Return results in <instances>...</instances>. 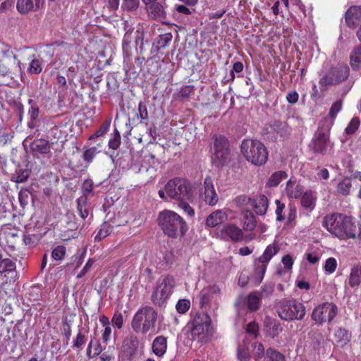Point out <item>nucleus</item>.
<instances>
[{"mask_svg": "<svg viewBox=\"0 0 361 361\" xmlns=\"http://www.w3.org/2000/svg\"><path fill=\"white\" fill-rule=\"evenodd\" d=\"M204 200L209 206H214L219 202V196L214 189L212 178L207 176L204 181Z\"/></svg>", "mask_w": 361, "mask_h": 361, "instance_id": "obj_19", "label": "nucleus"}, {"mask_svg": "<svg viewBox=\"0 0 361 361\" xmlns=\"http://www.w3.org/2000/svg\"><path fill=\"white\" fill-rule=\"evenodd\" d=\"M140 6V0H123L122 7L127 11H135Z\"/></svg>", "mask_w": 361, "mask_h": 361, "instance_id": "obj_56", "label": "nucleus"}, {"mask_svg": "<svg viewBox=\"0 0 361 361\" xmlns=\"http://www.w3.org/2000/svg\"><path fill=\"white\" fill-rule=\"evenodd\" d=\"M330 126H319L312 140L311 148L314 153L324 154L327 149L329 138Z\"/></svg>", "mask_w": 361, "mask_h": 361, "instance_id": "obj_14", "label": "nucleus"}, {"mask_svg": "<svg viewBox=\"0 0 361 361\" xmlns=\"http://www.w3.org/2000/svg\"><path fill=\"white\" fill-rule=\"evenodd\" d=\"M157 224L165 235L173 239L184 236L188 229L183 218L172 210L164 209L160 212L157 216Z\"/></svg>", "mask_w": 361, "mask_h": 361, "instance_id": "obj_2", "label": "nucleus"}, {"mask_svg": "<svg viewBox=\"0 0 361 361\" xmlns=\"http://www.w3.org/2000/svg\"><path fill=\"white\" fill-rule=\"evenodd\" d=\"M300 204L305 209L312 211L315 207L317 197L311 190L307 191L300 196Z\"/></svg>", "mask_w": 361, "mask_h": 361, "instance_id": "obj_26", "label": "nucleus"}, {"mask_svg": "<svg viewBox=\"0 0 361 361\" xmlns=\"http://www.w3.org/2000/svg\"><path fill=\"white\" fill-rule=\"evenodd\" d=\"M303 186L296 181L290 179L286 183V192L287 196L290 199H298L300 197L303 193Z\"/></svg>", "mask_w": 361, "mask_h": 361, "instance_id": "obj_21", "label": "nucleus"}, {"mask_svg": "<svg viewBox=\"0 0 361 361\" xmlns=\"http://www.w3.org/2000/svg\"><path fill=\"white\" fill-rule=\"evenodd\" d=\"M360 125V121L358 117L353 118L347 127L345 128V133L348 135L353 134L359 128Z\"/></svg>", "mask_w": 361, "mask_h": 361, "instance_id": "obj_48", "label": "nucleus"}, {"mask_svg": "<svg viewBox=\"0 0 361 361\" xmlns=\"http://www.w3.org/2000/svg\"><path fill=\"white\" fill-rule=\"evenodd\" d=\"M350 334L345 329L341 327L336 328L334 331V338L337 343L344 342L345 343L350 340Z\"/></svg>", "mask_w": 361, "mask_h": 361, "instance_id": "obj_39", "label": "nucleus"}, {"mask_svg": "<svg viewBox=\"0 0 361 361\" xmlns=\"http://www.w3.org/2000/svg\"><path fill=\"white\" fill-rule=\"evenodd\" d=\"M111 232V228L106 224H103L95 236L96 241H100L108 236Z\"/></svg>", "mask_w": 361, "mask_h": 361, "instance_id": "obj_50", "label": "nucleus"}, {"mask_svg": "<svg viewBox=\"0 0 361 361\" xmlns=\"http://www.w3.org/2000/svg\"><path fill=\"white\" fill-rule=\"evenodd\" d=\"M349 73V67L345 64H337L331 67L319 81L321 92H324L330 86L336 85L345 81L348 78Z\"/></svg>", "mask_w": 361, "mask_h": 361, "instance_id": "obj_7", "label": "nucleus"}, {"mask_svg": "<svg viewBox=\"0 0 361 361\" xmlns=\"http://www.w3.org/2000/svg\"><path fill=\"white\" fill-rule=\"evenodd\" d=\"M283 331V327L279 321H274L270 329L269 334L272 338L278 336Z\"/></svg>", "mask_w": 361, "mask_h": 361, "instance_id": "obj_62", "label": "nucleus"}, {"mask_svg": "<svg viewBox=\"0 0 361 361\" xmlns=\"http://www.w3.org/2000/svg\"><path fill=\"white\" fill-rule=\"evenodd\" d=\"M35 6L32 0H18L16 8L20 14H27L33 10Z\"/></svg>", "mask_w": 361, "mask_h": 361, "instance_id": "obj_33", "label": "nucleus"}, {"mask_svg": "<svg viewBox=\"0 0 361 361\" xmlns=\"http://www.w3.org/2000/svg\"><path fill=\"white\" fill-rule=\"evenodd\" d=\"M246 332L254 336V338H257L259 335V325L253 321L247 324Z\"/></svg>", "mask_w": 361, "mask_h": 361, "instance_id": "obj_58", "label": "nucleus"}, {"mask_svg": "<svg viewBox=\"0 0 361 361\" xmlns=\"http://www.w3.org/2000/svg\"><path fill=\"white\" fill-rule=\"evenodd\" d=\"M337 267V261L334 257H329L326 259L324 269L329 274H333Z\"/></svg>", "mask_w": 361, "mask_h": 361, "instance_id": "obj_47", "label": "nucleus"}, {"mask_svg": "<svg viewBox=\"0 0 361 361\" xmlns=\"http://www.w3.org/2000/svg\"><path fill=\"white\" fill-rule=\"evenodd\" d=\"M110 122L111 121H106V122L103 123L102 126L99 127V128L89 137V140L95 139L106 133L108 131L109 128L110 126Z\"/></svg>", "mask_w": 361, "mask_h": 361, "instance_id": "obj_54", "label": "nucleus"}, {"mask_svg": "<svg viewBox=\"0 0 361 361\" xmlns=\"http://www.w3.org/2000/svg\"><path fill=\"white\" fill-rule=\"evenodd\" d=\"M288 177V174L284 171H278L274 172L267 180L266 186L268 188H274Z\"/></svg>", "mask_w": 361, "mask_h": 361, "instance_id": "obj_28", "label": "nucleus"}, {"mask_svg": "<svg viewBox=\"0 0 361 361\" xmlns=\"http://www.w3.org/2000/svg\"><path fill=\"white\" fill-rule=\"evenodd\" d=\"M30 173L27 170L25 169H20L16 171V175L14 179H11V180L16 182V183H24L27 181L28 177H29Z\"/></svg>", "mask_w": 361, "mask_h": 361, "instance_id": "obj_53", "label": "nucleus"}, {"mask_svg": "<svg viewBox=\"0 0 361 361\" xmlns=\"http://www.w3.org/2000/svg\"><path fill=\"white\" fill-rule=\"evenodd\" d=\"M345 23L350 29L361 25V5L352 6L345 13Z\"/></svg>", "mask_w": 361, "mask_h": 361, "instance_id": "obj_18", "label": "nucleus"}, {"mask_svg": "<svg viewBox=\"0 0 361 361\" xmlns=\"http://www.w3.org/2000/svg\"><path fill=\"white\" fill-rule=\"evenodd\" d=\"M342 104L343 102L341 99H338L333 103L329 112V115L331 118L334 119L336 117L337 114L342 109Z\"/></svg>", "mask_w": 361, "mask_h": 361, "instance_id": "obj_52", "label": "nucleus"}, {"mask_svg": "<svg viewBox=\"0 0 361 361\" xmlns=\"http://www.w3.org/2000/svg\"><path fill=\"white\" fill-rule=\"evenodd\" d=\"M245 221L244 222V228L247 231H252L256 227V220L255 216L252 213H249V214H246L245 215Z\"/></svg>", "mask_w": 361, "mask_h": 361, "instance_id": "obj_46", "label": "nucleus"}, {"mask_svg": "<svg viewBox=\"0 0 361 361\" xmlns=\"http://www.w3.org/2000/svg\"><path fill=\"white\" fill-rule=\"evenodd\" d=\"M227 220V214L221 209H217L212 212L206 219V225L214 228L221 224Z\"/></svg>", "mask_w": 361, "mask_h": 361, "instance_id": "obj_20", "label": "nucleus"}, {"mask_svg": "<svg viewBox=\"0 0 361 361\" xmlns=\"http://www.w3.org/2000/svg\"><path fill=\"white\" fill-rule=\"evenodd\" d=\"M260 300L256 292L250 293L247 296V308L250 312H255L259 310Z\"/></svg>", "mask_w": 361, "mask_h": 361, "instance_id": "obj_37", "label": "nucleus"}, {"mask_svg": "<svg viewBox=\"0 0 361 361\" xmlns=\"http://www.w3.org/2000/svg\"><path fill=\"white\" fill-rule=\"evenodd\" d=\"M252 357L255 361H259L264 355L266 356V352L264 347L262 343L255 342L252 345Z\"/></svg>", "mask_w": 361, "mask_h": 361, "instance_id": "obj_38", "label": "nucleus"}, {"mask_svg": "<svg viewBox=\"0 0 361 361\" xmlns=\"http://www.w3.org/2000/svg\"><path fill=\"white\" fill-rule=\"evenodd\" d=\"M269 201L264 195H260L253 203V209L257 214L264 215L268 209Z\"/></svg>", "mask_w": 361, "mask_h": 361, "instance_id": "obj_25", "label": "nucleus"}, {"mask_svg": "<svg viewBox=\"0 0 361 361\" xmlns=\"http://www.w3.org/2000/svg\"><path fill=\"white\" fill-rule=\"evenodd\" d=\"M217 235L224 240L239 242L243 238V230L234 224H224L217 229Z\"/></svg>", "mask_w": 361, "mask_h": 361, "instance_id": "obj_15", "label": "nucleus"}, {"mask_svg": "<svg viewBox=\"0 0 361 361\" xmlns=\"http://www.w3.org/2000/svg\"><path fill=\"white\" fill-rule=\"evenodd\" d=\"M138 115L141 118L140 123L147 124L148 121V111L146 105L140 103L138 106Z\"/></svg>", "mask_w": 361, "mask_h": 361, "instance_id": "obj_57", "label": "nucleus"}, {"mask_svg": "<svg viewBox=\"0 0 361 361\" xmlns=\"http://www.w3.org/2000/svg\"><path fill=\"white\" fill-rule=\"evenodd\" d=\"M88 197L82 195L77 199V209L82 219H85L89 215V209L87 207Z\"/></svg>", "mask_w": 361, "mask_h": 361, "instance_id": "obj_29", "label": "nucleus"}, {"mask_svg": "<svg viewBox=\"0 0 361 361\" xmlns=\"http://www.w3.org/2000/svg\"><path fill=\"white\" fill-rule=\"evenodd\" d=\"M322 226L340 240L355 239L356 225L351 216L341 213H331L324 216Z\"/></svg>", "mask_w": 361, "mask_h": 361, "instance_id": "obj_1", "label": "nucleus"}, {"mask_svg": "<svg viewBox=\"0 0 361 361\" xmlns=\"http://www.w3.org/2000/svg\"><path fill=\"white\" fill-rule=\"evenodd\" d=\"M237 357L239 361H249L250 358L249 348L245 345H239L238 348Z\"/></svg>", "mask_w": 361, "mask_h": 361, "instance_id": "obj_45", "label": "nucleus"}, {"mask_svg": "<svg viewBox=\"0 0 361 361\" xmlns=\"http://www.w3.org/2000/svg\"><path fill=\"white\" fill-rule=\"evenodd\" d=\"M166 195L176 200H188L191 197V187L185 178L176 177L170 179L165 185Z\"/></svg>", "mask_w": 361, "mask_h": 361, "instance_id": "obj_9", "label": "nucleus"}, {"mask_svg": "<svg viewBox=\"0 0 361 361\" xmlns=\"http://www.w3.org/2000/svg\"><path fill=\"white\" fill-rule=\"evenodd\" d=\"M212 322L207 313L196 314L190 322V333L193 341L207 342L212 334Z\"/></svg>", "mask_w": 361, "mask_h": 361, "instance_id": "obj_6", "label": "nucleus"}, {"mask_svg": "<svg viewBox=\"0 0 361 361\" xmlns=\"http://www.w3.org/2000/svg\"><path fill=\"white\" fill-rule=\"evenodd\" d=\"M87 338L86 335L82 333L81 330H79L75 338L73 340V349L78 351L82 350L87 342Z\"/></svg>", "mask_w": 361, "mask_h": 361, "instance_id": "obj_36", "label": "nucleus"}, {"mask_svg": "<svg viewBox=\"0 0 361 361\" xmlns=\"http://www.w3.org/2000/svg\"><path fill=\"white\" fill-rule=\"evenodd\" d=\"M280 250L279 243L274 241L273 243L269 245L263 254L256 259L254 262V273L251 280L253 285L255 286H259L264 276L267 271V265L274 256H275Z\"/></svg>", "mask_w": 361, "mask_h": 361, "instance_id": "obj_5", "label": "nucleus"}, {"mask_svg": "<svg viewBox=\"0 0 361 361\" xmlns=\"http://www.w3.org/2000/svg\"><path fill=\"white\" fill-rule=\"evenodd\" d=\"M275 204L276 205V209L275 210L276 221H282L285 219V216L283 215V212L285 209V204L282 203L279 200H276Z\"/></svg>", "mask_w": 361, "mask_h": 361, "instance_id": "obj_55", "label": "nucleus"}, {"mask_svg": "<svg viewBox=\"0 0 361 361\" xmlns=\"http://www.w3.org/2000/svg\"><path fill=\"white\" fill-rule=\"evenodd\" d=\"M23 241L25 245L30 246H35L38 241L39 237L37 234H25Z\"/></svg>", "mask_w": 361, "mask_h": 361, "instance_id": "obj_60", "label": "nucleus"}, {"mask_svg": "<svg viewBox=\"0 0 361 361\" xmlns=\"http://www.w3.org/2000/svg\"><path fill=\"white\" fill-rule=\"evenodd\" d=\"M157 316V312L152 307L140 308L133 318L132 329L136 333L146 334L154 329Z\"/></svg>", "mask_w": 361, "mask_h": 361, "instance_id": "obj_4", "label": "nucleus"}, {"mask_svg": "<svg viewBox=\"0 0 361 361\" xmlns=\"http://www.w3.org/2000/svg\"><path fill=\"white\" fill-rule=\"evenodd\" d=\"M351 188L352 181L350 178H346L339 182L337 185V191L343 195H347L349 194Z\"/></svg>", "mask_w": 361, "mask_h": 361, "instance_id": "obj_40", "label": "nucleus"}, {"mask_svg": "<svg viewBox=\"0 0 361 361\" xmlns=\"http://www.w3.org/2000/svg\"><path fill=\"white\" fill-rule=\"evenodd\" d=\"M264 361H286L283 354L273 348H268Z\"/></svg>", "mask_w": 361, "mask_h": 361, "instance_id": "obj_34", "label": "nucleus"}, {"mask_svg": "<svg viewBox=\"0 0 361 361\" xmlns=\"http://www.w3.org/2000/svg\"><path fill=\"white\" fill-rule=\"evenodd\" d=\"M94 262V261L92 258H90L87 260V262H86L85 267L78 274L77 278L78 279L82 278L90 271V269L92 267Z\"/></svg>", "mask_w": 361, "mask_h": 361, "instance_id": "obj_63", "label": "nucleus"}, {"mask_svg": "<svg viewBox=\"0 0 361 361\" xmlns=\"http://www.w3.org/2000/svg\"><path fill=\"white\" fill-rule=\"evenodd\" d=\"M279 317L285 321L302 320L306 309L302 303L296 300H289L283 302L277 310Z\"/></svg>", "mask_w": 361, "mask_h": 361, "instance_id": "obj_10", "label": "nucleus"}, {"mask_svg": "<svg viewBox=\"0 0 361 361\" xmlns=\"http://www.w3.org/2000/svg\"><path fill=\"white\" fill-rule=\"evenodd\" d=\"M290 133L288 125L286 122L274 121L265 124L262 129L264 139L276 142L283 139Z\"/></svg>", "mask_w": 361, "mask_h": 361, "instance_id": "obj_13", "label": "nucleus"}, {"mask_svg": "<svg viewBox=\"0 0 361 361\" xmlns=\"http://www.w3.org/2000/svg\"><path fill=\"white\" fill-rule=\"evenodd\" d=\"M229 142L225 136L214 135V154L212 159L213 164L217 167L223 166L226 164L229 155Z\"/></svg>", "mask_w": 361, "mask_h": 361, "instance_id": "obj_11", "label": "nucleus"}, {"mask_svg": "<svg viewBox=\"0 0 361 361\" xmlns=\"http://www.w3.org/2000/svg\"><path fill=\"white\" fill-rule=\"evenodd\" d=\"M149 14L154 19H165L166 11L164 5L159 2H154L148 7Z\"/></svg>", "mask_w": 361, "mask_h": 361, "instance_id": "obj_22", "label": "nucleus"}, {"mask_svg": "<svg viewBox=\"0 0 361 361\" xmlns=\"http://www.w3.org/2000/svg\"><path fill=\"white\" fill-rule=\"evenodd\" d=\"M152 348L156 355L159 357L163 356L167 348L166 338L163 336L156 337L152 343Z\"/></svg>", "mask_w": 361, "mask_h": 361, "instance_id": "obj_23", "label": "nucleus"}, {"mask_svg": "<svg viewBox=\"0 0 361 361\" xmlns=\"http://www.w3.org/2000/svg\"><path fill=\"white\" fill-rule=\"evenodd\" d=\"M71 321L65 318L62 321L61 332L67 342L70 340L72 335Z\"/></svg>", "mask_w": 361, "mask_h": 361, "instance_id": "obj_43", "label": "nucleus"}, {"mask_svg": "<svg viewBox=\"0 0 361 361\" xmlns=\"http://www.w3.org/2000/svg\"><path fill=\"white\" fill-rule=\"evenodd\" d=\"M349 285L353 288L358 286L361 283V267L355 266L351 269L349 276Z\"/></svg>", "mask_w": 361, "mask_h": 361, "instance_id": "obj_32", "label": "nucleus"}, {"mask_svg": "<svg viewBox=\"0 0 361 361\" xmlns=\"http://www.w3.org/2000/svg\"><path fill=\"white\" fill-rule=\"evenodd\" d=\"M30 108L28 109V115L32 120H37L39 117V109L38 105L31 99H28Z\"/></svg>", "mask_w": 361, "mask_h": 361, "instance_id": "obj_44", "label": "nucleus"}, {"mask_svg": "<svg viewBox=\"0 0 361 361\" xmlns=\"http://www.w3.org/2000/svg\"><path fill=\"white\" fill-rule=\"evenodd\" d=\"M30 148L33 152L41 154H45L50 152L49 142L45 139L35 140L30 145Z\"/></svg>", "mask_w": 361, "mask_h": 361, "instance_id": "obj_24", "label": "nucleus"}, {"mask_svg": "<svg viewBox=\"0 0 361 361\" xmlns=\"http://www.w3.org/2000/svg\"><path fill=\"white\" fill-rule=\"evenodd\" d=\"M243 68H244V66L242 62H240V61L235 62L233 65L232 69L230 73L231 78H230L229 80H231V82H233L235 78V73H241L243 71Z\"/></svg>", "mask_w": 361, "mask_h": 361, "instance_id": "obj_59", "label": "nucleus"}, {"mask_svg": "<svg viewBox=\"0 0 361 361\" xmlns=\"http://www.w3.org/2000/svg\"><path fill=\"white\" fill-rule=\"evenodd\" d=\"M139 340L137 336L131 335L127 337L121 348V356L127 360H132L137 353Z\"/></svg>", "mask_w": 361, "mask_h": 361, "instance_id": "obj_17", "label": "nucleus"}, {"mask_svg": "<svg viewBox=\"0 0 361 361\" xmlns=\"http://www.w3.org/2000/svg\"><path fill=\"white\" fill-rule=\"evenodd\" d=\"M172 37L173 36L171 32L160 35L154 41V45L157 50L165 48L171 41Z\"/></svg>", "mask_w": 361, "mask_h": 361, "instance_id": "obj_35", "label": "nucleus"}, {"mask_svg": "<svg viewBox=\"0 0 361 361\" xmlns=\"http://www.w3.org/2000/svg\"><path fill=\"white\" fill-rule=\"evenodd\" d=\"M100 151L97 150L96 147H84L83 153H82V159L86 164V167H87L96 157L97 154L99 153Z\"/></svg>", "mask_w": 361, "mask_h": 361, "instance_id": "obj_31", "label": "nucleus"}, {"mask_svg": "<svg viewBox=\"0 0 361 361\" xmlns=\"http://www.w3.org/2000/svg\"><path fill=\"white\" fill-rule=\"evenodd\" d=\"M175 284V279L171 275H166L161 281H159L151 295L152 303L158 307L164 306L173 293Z\"/></svg>", "mask_w": 361, "mask_h": 361, "instance_id": "obj_8", "label": "nucleus"}, {"mask_svg": "<svg viewBox=\"0 0 361 361\" xmlns=\"http://www.w3.org/2000/svg\"><path fill=\"white\" fill-rule=\"evenodd\" d=\"M121 145V135L117 129H115L114 137L109 141V148L116 150L119 148Z\"/></svg>", "mask_w": 361, "mask_h": 361, "instance_id": "obj_51", "label": "nucleus"}, {"mask_svg": "<svg viewBox=\"0 0 361 361\" xmlns=\"http://www.w3.org/2000/svg\"><path fill=\"white\" fill-rule=\"evenodd\" d=\"M13 58L20 67L22 64V61L31 60L28 67V72L31 74H39L42 71L40 61L35 58L34 54H29L27 53V48L20 49L18 55H15Z\"/></svg>", "mask_w": 361, "mask_h": 361, "instance_id": "obj_16", "label": "nucleus"}, {"mask_svg": "<svg viewBox=\"0 0 361 361\" xmlns=\"http://www.w3.org/2000/svg\"><path fill=\"white\" fill-rule=\"evenodd\" d=\"M93 182L90 179L85 180L82 185V189L83 191V195H87L88 194L91 193L93 190Z\"/></svg>", "mask_w": 361, "mask_h": 361, "instance_id": "obj_64", "label": "nucleus"}, {"mask_svg": "<svg viewBox=\"0 0 361 361\" xmlns=\"http://www.w3.org/2000/svg\"><path fill=\"white\" fill-rule=\"evenodd\" d=\"M243 155L247 161L256 166H262L268 160L266 146L257 140H244L240 145Z\"/></svg>", "mask_w": 361, "mask_h": 361, "instance_id": "obj_3", "label": "nucleus"}, {"mask_svg": "<svg viewBox=\"0 0 361 361\" xmlns=\"http://www.w3.org/2000/svg\"><path fill=\"white\" fill-rule=\"evenodd\" d=\"M66 254V247L63 245H57L52 251L51 257L54 260L60 261L64 259Z\"/></svg>", "mask_w": 361, "mask_h": 361, "instance_id": "obj_42", "label": "nucleus"}, {"mask_svg": "<svg viewBox=\"0 0 361 361\" xmlns=\"http://www.w3.org/2000/svg\"><path fill=\"white\" fill-rule=\"evenodd\" d=\"M194 90V87L192 85H185L182 87L178 92H177L174 98L178 100H183L184 99L188 98L189 96Z\"/></svg>", "mask_w": 361, "mask_h": 361, "instance_id": "obj_41", "label": "nucleus"}, {"mask_svg": "<svg viewBox=\"0 0 361 361\" xmlns=\"http://www.w3.org/2000/svg\"><path fill=\"white\" fill-rule=\"evenodd\" d=\"M337 314V305L331 302H325L314 307L312 313V319L316 324L322 325L325 322H331Z\"/></svg>", "mask_w": 361, "mask_h": 361, "instance_id": "obj_12", "label": "nucleus"}, {"mask_svg": "<svg viewBox=\"0 0 361 361\" xmlns=\"http://www.w3.org/2000/svg\"><path fill=\"white\" fill-rule=\"evenodd\" d=\"M350 63L354 71L361 69V44L355 47L350 56Z\"/></svg>", "mask_w": 361, "mask_h": 361, "instance_id": "obj_27", "label": "nucleus"}, {"mask_svg": "<svg viewBox=\"0 0 361 361\" xmlns=\"http://www.w3.org/2000/svg\"><path fill=\"white\" fill-rule=\"evenodd\" d=\"M190 307V302L187 299L179 300L176 305V310L180 314H185Z\"/></svg>", "mask_w": 361, "mask_h": 361, "instance_id": "obj_49", "label": "nucleus"}, {"mask_svg": "<svg viewBox=\"0 0 361 361\" xmlns=\"http://www.w3.org/2000/svg\"><path fill=\"white\" fill-rule=\"evenodd\" d=\"M16 269L15 262L10 258H3L0 253V274L13 272Z\"/></svg>", "mask_w": 361, "mask_h": 361, "instance_id": "obj_30", "label": "nucleus"}, {"mask_svg": "<svg viewBox=\"0 0 361 361\" xmlns=\"http://www.w3.org/2000/svg\"><path fill=\"white\" fill-rule=\"evenodd\" d=\"M186 200H178V206L180 209H182L189 216L192 217L195 215V210L188 203Z\"/></svg>", "mask_w": 361, "mask_h": 361, "instance_id": "obj_61", "label": "nucleus"}]
</instances>
